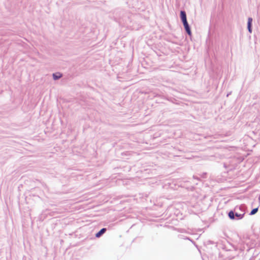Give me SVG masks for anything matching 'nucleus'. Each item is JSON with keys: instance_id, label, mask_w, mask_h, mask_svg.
I'll return each instance as SVG.
<instances>
[{"instance_id": "1", "label": "nucleus", "mask_w": 260, "mask_h": 260, "mask_svg": "<svg viewBox=\"0 0 260 260\" xmlns=\"http://www.w3.org/2000/svg\"><path fill=\"white\" fill-rule=\"evenodd\" d=\"M244 215V213L240 214L233 211H230L228 214L229 218L232 220L241 219L243 218Z\"/></svg>"}, {"instance_id": "2", "label": "nucleus", "mask_w": 260, "mask_h": 260, "mask_svg": "<svg viewBox=\"0 0 260 260\" xmlns=\"http://www.w3.org/2000/svg\"><path fill=\"white\" fill-rule=\"evenodd\" d=\"M183 26L184 27V28L185 29V31L187 32V34L188 35L191 36V29H190V26H189L187 21L183 23Z\"/></svg>"}, {"instance_id": "3", "label": "nucleus", "mask_w": 260, "mask_h": 260, "mask_svg": "<svg viewBox=\"0 0 260 260\" xmlns=\"http://www.w3.org/2000/svg\"><path fill=\"white\" fill-rule=\"evenodd\" d=\"M180 18L182 20V23L187 21L186 12L184 11H180Z\"/></svg>"}, {"instance_id": "4", "label": "nucleus", "mask_w": 260, "mask_h": 260, "mask_svg": "<svg viewBox=\"0 0 260 260\" xmlns=\"http://www.w3.org/2000/svg\"><path fill=\"white\" fill-rule=\"evenodd\" d=\"M252 21V19L251 17H249L248 19V22H247V28L249 32H252V28H251V23Z\"/></svg>"}, {"instance_id": "5", "label": "nucleus", "mask_w": 260, "mask_h": 260, "mask_svg": "<svg viewBox=\"0 0 260 260\" xmlns=\"http://www.w3.org/2000/svg\"><path fill=\"white\" fill-rule=\"evenodd\" d=\"M107 229L106 228L102 229L99 232H98L95 234V237L97 238H99L102 236L106 231Z\"/></svg>"}, {"instance_id": "6", "label": "nucleus", "mask_w": 260, "mask_h": 260, "mask_svg": "<svg viewBox=\"0 0 260 260\" xmlns=\"http://www.w3.org/2000/svg\"><path fill=\"white\" fill-rule=\"evenodd\" d=\"M62 77V75L59 73L53 74V78L54 80H58Z\"/></svg>"}, {"instance_id": "7", "label": "nucleus", "mask_w": 260, "mask_h": 260, "mask_svg": "<svg viewBox=\"0 0 260 260\" xmlns=\"http://www.w3.org/2000/svg\"><path fill=\"white\" fill-rule=\"evenodd\" d=\"M258 211V208L253 209L250 213V215H252L255 214Z\"/></svg>"}, {"instance_id": "8", "label": "nucleus", "mask_w": 260, "mask_h": 260, "mask_svg": "<svg viewBox=\"0 0 260 260\" xmlns=\"http://www.w3.org/2000/svg\"><path fill=\"white\" fill-rule=\"evenodd\" d=\"M193 178H196L197 179H198V178H195V176H193Z\"/></svg>"}]
</instances>
